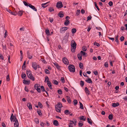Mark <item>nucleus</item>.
<instances>
[{
  "mask_svg": "<svg viewBox=\"0 0 127 127\" xmlns=\"http://www.w3.org/2000/svg\"><path fill=\"white\" fill-rule=\"evenodd\" d=\"M71 50L72 52H75L76 46V44L74 40L71 41Z\"/></svg>",
  "mask_w": 127,
  "mask_h": 127,
  "instance_id": "obj_1",
  "label": "nucleus"
},
{
  "mask_svg": "<svg viewBox=\"0 0 127 127\" xmlns=\"http://www.w3.org/2000/svg\"><path fill=\"white\" fill-rule=\"evenodd\" d=\"M68 68L70 71L74 72L75 71V68L74 66L70 64L68 66Z\"/></svg>",
  "mask_w": 127,
  "mask_h": 127,
  "instance_id": "obj_2",
  "label": "nucleus"
},
{
  "mask_svg": "<svg viewBox=\"0 0 127 127\" xmlns=\"http://www.w3.org/2000/svg\"><path fill=\"white\" fill-rule=\"evenodd\" d=\"M27 75L29 78L33 81L34 80V78L33 76H32L31 73H28L27 70Z\"/></svg>",
  "mask_w": 127,
  "mask_h": 127,
  "instance_id": "obj_3",
  "label": "nucleus"
},
{
  "mask_svg": "<svg viewBox=\"0 0 127 127\" xmlns=\"http://www.w3.org/2000/svg\"><path fill=\"white\" fill-rule=\"evenodd\" d=\"M68 28L66 27H64L61 28L60 32L61 33H64L65 32V31L67 30Z\"/></svg>",
  "mask_w": 127,
  "mask_h": 127,
  "instance_id": "obj_4",
  "label": "nucleus"
},
{
  "mask_svg": "<svg viewBox=\"0 0 127 127\" xmlns=\"http://www.w3.org/2000/svg\"><path fill=\"white\" fill-rule=\"evenodd\" d=\"M63 6V4L62 2L61 1H59L57 3L56 7L58 8H60L62 7Z\"/></svg>",
  "mask_w": 127,
  "mask_h": 127,
  "instance_id": "obj_5",
  "label": "nucleus"
},
{
  "mask_svg": "<svg viewBox=\"0 0 127 127\" xmlns=\"http://www.w3.org/2000/svg\"><path fill=\"white\" fill-rule=\"evenodd\" d=\"M39 87H40V86H39L37 84H35L34 85L35 89L37 90L38 92L40 93L41 92V90L40 88H39Z\"/></svg>",
  "mask_w": 127,
  "mask_h": 127,
  "instance_id": "obj_6",
  "label": "nucleus"
},
{
  "mask_svg": "<svg viewBox=\"0 0 127 127\" xmlns=\"http://www.w3.org/2000/svg\"><path fill=\"white\" fill-rule=\"evenodd\" d=\"M16 119V117L15 116H14L13 114L12 113L10 118L11 121L14 122L15 121V120Z\"/></svg>",
  "mask_w": 127,
  "mask_h": 127,
  "instance_id": "obj_7",
  "label": "nucleus"
},
{
  "mask_svg": "<svg viewBox=\"0 0 127 127\" xmlns=\"http://www.w3.org/2000/svg\"><path fill=\"white\" fill-rule=\"evenodd\" d=\"M32 67L34 70H36L37 68V64L35 62H33L32 63Z\"/></svg>",
  "mask_w": 127,
  "mask_h": 127,
  "instance_id": "obj_8",
  "label": "nucleus"
},
{
  "mask_svg": "<svg viewBox=\"0 0 127 127\" xmlns=\"http://www.w3.org/2000/svg\"><path fill=\"white\" fill-rule=\"evenodd\" d=\"M63 62L65 64H68L69 63L68 61L66 58L64 57L63 59Z\"/></svg>",
  "mask_w": 127,
  "mask_h": 127,
  "instance_id": "obj_9",
  "label": "nucleus"
},
{
  "mask_svg": "<svg viewBox=\"0 0 127 127\" xmlns=\"http://www.w3.org/2000/svg\"><path fill=\"white\" fill-rule=\"evenodd\" d=\"M28 6L30 7L34 11H37V9L36 8H35V7L34 6L30 4H29V5H28Z\"/></svg>",
  "mask_w": 127,
  "mask_h": 127,
  "instance_id": "obj_10",
  "label": "nucleus"
},
{
  "mask_svg": "<svg viewBox=\"0 0 127 127\" xmlns=\"http://www.w3.org/2000/svg\"><path fill=\"white\" fill-rule=\"evenodd\" d=\"M69 33L68 32H67L65 33V35L64 38L63 40H67L69 36Z\"/></svg>",
  "mask_w": 127,
  "mask_h": 127,
  "instance_id": "obj_11",
  "label": "nucleus"
},
{
  "mask_svg": "<svg viewBox=\"0 0 127 127\" xmlns=\"http://www.w3.org/2000/svg\"><path fill=\"white\" fill-rule=\"evenodd\" d=\"M15 123L14 125V127H18L19 124L17 119H16L15 120Z\"/></svg>",
  "mask_w": 127,
  "mask_h": 127,
  "instance_id": "obj_12",
  "label": "nucleus"
},
{
  "mask_svg": "<svg viewBox=\"0 0 127 127\" xmlns=\"http://www.w3.org/2000/svg\"><path fill=\"white\" fill-rule=\"evenodd\" d=\"M58 16L60 18H62L64 17V14L63 12L61 11L58 14Z\"/></svg>",
  "mask_w": 127,
  "mask_h": 127,
  "instance_id": "obj_13",
  "label": "nucleus"
},
{
  "mask_svg": "<svg viewBox=\"0 0 127 127\" xmlns=\"http://www.w3.org/2000/svg\"><path fill=\"white\" fill-rule=\"evenodd\" d=\"M27 55L28 58L29 59H32V55H30V53L29 51H28L27 52Z\"/></svg>",
  "mask_w": 127,
  "mask_h": 127,
  "instance_id": "obj_14",
  "label": "nucleus"
},
{
  "mask_svg": "<svg viewBox=\"0 0 127 127\" xmlns=\"http://www.w3.org/2000/svg\"><path fill=\"white\" fill-rule=\"evenodd\" d=\"M27 106L30 110H32V105L30 102L28 103L27 104Z\"/></svg>",
  "mask_w": 127,
  "mask_h": 127,
  "instance_id": "obj_15",
  "label": "nucleus"
},
{
  "mask_svg": "<svg viewBox=\"0 0 127 127\" xmlns=\"http://www.w3.org/2000/svg\"><path fill=\"white\" fill-rule=\"evenodd\" d=\"M54 65L59 70H60V66L56 62L53 63Z\"/></svg>",
  "mask_w": 127,
  "mask_h": 127,
  "instance_id": "obj_16",
  "label": "nucleus"
},
{
  "mask_svg": "<svg viewBox=\"0 0 127 127\" xmlns=\"http://www.w3.org/2000/svg\"><path fill=\"white\" fill-rule=\"evenodd\" d=\"M56 111L57 112L60 113L61 110V108H60L59 107L57 106L55 107Z\"/></svg>",
  "mask_w": 127,
  "mask_h": 127,
  "instance_id": "obj_17",
  "label": "nucleus"
},
{
  "mask_svg": "<svg viewBox=\"0 0 127 127\" xmlns=\"http://www.w3.org/2000/svg\"><path fill=\"white\" fill-rule=\"evenodd\" d=\"M49 2H50L49 1L48 2L46 3L42 4H41L42 7H43L45 8V7H46L47 6H48V3Z\"/></svg>",
  "mask_w": 127,
  "mask_h": 127,
  "instance_id": "obj_18",
  "label": "nucleus"
},
{
  "mask_svg": "<svg viewBox=\"0 0 127 127\" xmlns=\"http://www.w3.org/2000/svg\"><path fill=\"white\" fill-rule=\"evenodd\" d=\"M85 90L86 94L88 95L90 94V92L87 87L85 88Z\"/></svg>",
  "mask_w": 127,
  "mask_h": 127,
  "instance_id": "obj_19",
  "label": "nucleus"
},
{
  "mask_svg": "<svg viewBox=\"0 0 127 127\" xmlns=\"http://www.w3.org/2000/svg\"><path fill=\"white\" fill-rule=\"evenodd\" d=\"M80 53L81 54V55H82V56H83L86 57L88 55L86 53L82 51H81Z\"/></svg>",
  "mask_w": 127,
  "mask_h": 127,
  "instance_id": "obj_20",
  "label": "nucleus"
},
{
  "mask_svg": "<svg viewBox=\"0 0 127 127\" xmlns=\"http://www.w3.org/2000/svg\"><path fill=\"white\" fill-rule=\"evenodd\" d=\"M23 83L25 84L29 85L30 84V81H27L25 80H23Z\"/></svg>",
  "mask_w": 127,
  "mask_h": 127,
  "instance_id": "obj_21",
  "label": "nucleus"
},
{
  "mask_svg": "<svg viewBox=\"0 0 127 127\" xmlns=\"http://www.w3.org/2000/svg\"><path fill=\"white\" fill-rule=\"evenodd\" d=\"M85 81L87 83H92V82L91 80V79L89 78H88L87 80H86Z\"/></svg>",
  "mask_w": 127,
  "mask_h": 127,
  "instance_id": "obj_22",
  "label": "nucleus"
},
{
  "mask_svg": "<svg viewBox=\"0 0 127 127\" xmlns=\"http://www.w3.org/2000/svg\"><path fill=\"white\" fill-rule=\"evenodd\" d=\"M119 103L118 102H117L116 103H112V106L113 107H115L119 106Z\"/></svg>",
  "mask_w": 127,
  "mask_h": 127,
  "instance_id": "obj_23",
  "label": "nucleus"
},
{
  "mask_svg": "<svg viewBox=\"0 0 127 127\" xmlns=\"http://www.w3.org/2000/svg\"><path fill=\"white\" fill-rule=\"evenodd\" d=\"M53 124L55 126H58L59 125L58 121L56 120H55L53 121Z\"/></svg>",
  "mask_w": 127,
  "mask_h": 127,
  "instance_id": "obj_24",
  "label": "nucleus"
},
{
  "mask_svg": "<svg viewBox=\"0 0 127 127\" xmlns=\"http://www.w3.org/2000/svg\"><path fill=\"white\" fill-rule=\"evenodd\" d=\"M47 84L50 88L51 89H52V85L51 84V82L50 81H47Z\"/></svg>",
  "mask_w": 127,
  "mask_h": 127,
  "instance_id": "obj_25",
  "label": "nucleus"
},
{
  "mask_svg": "<svg viewBox=\"0 0 127 127\" xmlns=\"http://www.w3.org/2000/svg\"><path fill=\"white\" fill-rule=\"evenodd\" d=\"M70 23L69 21L68 20H66L64 23V24L65 26H67Z\"/></svg>",
  "mask_w": 127,
  "mask_h": 127,
  "instance_id": "obj_26",
  "label": "nucleus"
},
{
  "mask_svg": "<svg viewBox=\"0 0 127 127\" xmlns=\"http://www.w3.org/2000/svg\"><path fill=\"white\" fill-rule=\"evenodd\" d=\"M82 55L80 53L78 55V57L80 60H82Z\"/></svg>",
  "mask_w": 127,
  "mask_h": 127,
  "instance_id": "obj_27",
  "label": "nucleus"
},
{
  "mask_svg": "<svg viewBox=\"0 0 127 127\" xmlns=\"http://www.w3.org/2000/svg\"><path fill=\"white\" fill-rule=\"evenodd\" d=\"M70 123L69 125V127H73V121L71 120L69 121Z\"/></svg>",
  "mask_w": 127,
  "mask_h": 127,
  "instance_id": "obj_28",
  "label": "nucleus"
},
{
  "mask_svg": "<svg viewBox=\"0 0 127 127\" xmlns=\"http://www.w3.org/2000/svg\"><path fill=\"white\" fill-rule=\"evenodd\" d=\"M84 116H82L79 117V119L80 120H82L84 121H85L86 120V118L85 117V118H84Z\"/></svg>",
  "mask_w": 127,
  "mask_h": 127,
  "instance_id": "obj_29",
  "label": "nucleus"
},
{
  "mask_svg": "<svg viewBox=\"0 0 127 127\" xmlns=\"http://www.w3.org/2000/svg\"><path fill=\"white\" fill-rule=\"evenodd\" d=\"M56 106L59 107L60 108H61L63 107L62 103L60 102H58Z\"/></svg>",
  "mask_w": 127,
  "mask_h": 127,
  "instance_id": "obj_30",
  "label": "nucleus"
},
{
  "mask_svg": "<svg viewBox=\"0 0 127 127\" xmlns=\"http://www.w3.org/2000/svg\"><path fill=\"white\" fill-rule=\"evenodd\" d=\"M26 77V74L23 72L21 74V77L23 79H25V78Z\"/></svg>",
  "mask_w": 127,
  "mask_h": 127,
  "instance_id": "obj_31",
  "label": "nucleus"
},
{
  "mask_svg": "<svg viewBox=\"0 0 127 127\" xmlns=\"http://www.w3.org/2000/svg\"><path fill=\"white\" fill-rule=\"evenodd\" d=\"M64 113L66 115H68L70 114V112L68 110L66 109L64 111Z\"/></svg>",
  "mask_w": 127,
  "mask_h": 127,
  "instance_id": "obj_32",
  "label": "nucleus"
},
{
  "mask_svg": "<svg viewBox=\"0 0 127 127\" xmlns=\"http://www.w3.org/2000/svg\"><path fill=\"white\" fill-rule=\"evenodd\" d=\"M45 32L47 36H49L50 34L49 30L48 29H47L46 30Z\"/></svg>",
  "mask_w": 127,
  "mask_h": 127,
  "instance_id": "obj_33",
  "label": "nucleus"
},
{
  "mask_svg": "<svg viewBox=\"0 0 127 127\" xmlns=\"http://www.w3.org/2000/svg\"><path fill=\"white\" fill-rule=\"evenodd\" d=\"M87 121L90 124V125H92V121L91 119H89V118H87Z\"/></svg>",
  "mask_w": 127,
  "mask_h": 127,
  "instance_id": "obj_34",
  "label": "nucleus"
},
{
  "mask_svg": "<svg viewBox=\"0 0 127 127\" xmlns=\"http://www.w3.org/2000/svg\"><path fill=\"white\" fill-rule=\"evenodd\" d=\"M66 97H67V101L69 103H71V100H70V97L68 96H67Z\"/></svg>",
  "mask_w": 127,
  "mask_h": 127,
  "instance_id": "obj_35",
  "label": "nucleus"
},
{
  "mask_svg": "<svg viewBox=\"0 0 127 127\" xmlns=\"http://www.w3.org/2000/svg\"><path fill=\"white\" fill-rule=\"evenodd\" d=\"M49 79L47 76H46L45 77V80L44 81V82L45 83L47 82V81H49Z\"/></svg>",
  "mask_w": 127,
  "mask_h": 127,
  "instance_id": "obj_36",
  "label": "nucleus"
},
{
  "mask_svg": "<svg viewBox=\"0 0 127 127\" xmlns=\"http://www.w3.org/2000/svg\"><path fill=\"white\" fill-rule=\"evenodd\" d=\"M9 13H10L11 14L13 15H16V14L15 13V12H12L10 10H8V11H7Z\"/></svg>",
  "mask_w": 127,
  "mask_h": 127,
  "instance_id": "obj_37",
  "label": "nucleus"
},
{
  "mask_svg": "<svg viewBox=\"0 0 127 127\" xmlns=\"http://www.w3.org/2000/svg\"><path fill=\"white\" fill-rule=\"evenodd\" d=\"M76 31V30L75 28H73L72 29L71 32L73 34L75 33Z\"/></svg>",
  "mask_w": 127,
  "mask_h": 127,
  "instance_id": "obj_38",
  "label": "nucleus"
},
{
  "mask_svg": "<svg viewBox=\"0 0 127 127\" xmlns=\"http://www.w3.org/2000/svg\"><path fill=\"white\" fill-rule=\"evenodd\" d=\"M53 83L54 84L56 85H57L58 84V82L57 80H53Z\"/></svg>",
  "mask_w": 127,
  "mask_h": 127,
  "instance_id": "obj_39",
  "label": "nucleus"
},
{
  "mask_svg": "<svg viewBox=\"0 0 127 127\" xmlns=\"http://www.w3.org/2000/svg\"><path fill=\"white\" fill-rule=\"evenodd\" d=\"M108 118L109 119L112 120L113 118V115L112 114H110L109 115Z\"/></svg>",
  "mask_w": 127,
  "mask_h": 127,
  "instance_id": "obj_40",
  "label": "nucleus"
},
{
  "mask_svg": "<svg viewBox=\"0 0 127 127\" xmlns=\"http://www.w3.org/2000/svg\"><path fill=\"white\" fill-rule=\"evenodd\" d=\"M80 84L81 86L83 87L84 85V82L83 81L81 80L80 81Z\"/></svg>",
  "mask_w": 127,
  "mask_h": 127,
  "instance_id": "obj_41",
  "label": "nucleus"
},
{
  "mask_svg": "<svg viewBox=\"0 0 127 127\" xmlns=\"http://www.w3.org/2000/svg\"><path fill=\"white\" fill-rule=\"evenodd\" d=\"M79 102L80 104V108L82 109H83L84 107H83V105L80 102Z\"/></svg>",
  "mask_w": 127,
  "mask_h": 127,
  "instance_id": "obj_42",
  "label": "nucleus"
},
{
  "mask_svg": "<svg viewBox=\"0 0 127 127\" xmlns=\"http://www.w3.org/2000/svg\"><path fill=\"white\" fill-rule=\"evenodd\" d=\"M23 11L22 10L19 11L18 12V15L20 16H21L23 14Z\"/></svg>",
  "mask_w": 127,
  "mask_h": 127,
  "instance_id": "obj_43",
  "label": "nucleus"
},
{
  "mask_svg": "<svg viewBox=\"0 0 127 127\" xmlns=\"http://www.w3.org/2000/svg\"><path fill=\"white\" fill-rule=\"evenodd\" d=\"M83 64L82 63H80L79 64V67L80 69H83Z\"/></svg>",
  "mask_w": 127,
  "mask_h": 127,
  "instance_id": "obj_44",
  "label": "nucleus"
},
{
  "mask_svg": "<svg viewBox=\"0 0 127 127\" xmlns=\"http://www.w3.org/2000/svg\"><path fill=\"white\" fill-rule=\"evenodd\" d=\"M38 106L40 108H41L43 107V105H42V104L40 102H38Z\"/></svg>",
  "mask_w": 127,
  "mask_h": 127,
  "instance_id": "obj_45",
  "label": "nucleus"
},
{
  "mask_svg": "<svg viewBox=\"0 0 127 127\" xmlns=\"http://www.w3.org/2000/svg\"><path fill=\"white\" fill-rule=\"evenodd\" d=\"M45 72L46 74H49L50 73V71L47 69H45Z\"/></svg>",
  "mask_w": 127,
  "mask_h": 127,
  "instance_id": "obj_46",
  "label": "nucleus"
},
{
  "mask_svg": "<svg viewBox=\"0 0 127 127\" xmlns=\"http://www.w3.org/2000/svg\"><path fill=\"white\" fill-rule=\"evenodd\" d=\"M34 121L37 124H38L39 123V120L37 118H35L34 119Z\"/></svg>",
  "mask_w": 127,
  "mask_h": 127,
  "instance_id": "obj_47",
  "label": "nucleus"
},
{
  "mask_svg": "<svg viewBox=\"0 0 127 127\" xmlns=\"http://www.w3.org/2000/svg\"><path fill=\"white\" fill-rule=\"evenodd\" d=\"M37 113L39 115H42V113L41 112V111L40 110L37 111Z\"/></svg>",
  "mask_w": 127,
  "mask_h": 127,
  "instance_id": "obj_48",
  "label": "nucleus"
},
{
  "mask_svg": "<svg viewBox=\"0 0 127 127\" xmlns=\"http://www.w3.org/2000/svg\"><path fill=\"white\" fill-rule=\"evenodd\" d=\"M80 13V10H77L76 12V14L77 15H78Z\"/></svg>",
  "mask_w": 127,
  "mask_h": 127,
  "instance_id": "obj_49",
  "label": "nucleus"
},
{
  "mask_svg": "<svg viewBox=\"0 0 127 127\" xmlns=\"http://www.w3.org/2000/svg\"><path fill=\"white\" fill-rule=\"evenodd\" d=\"M48 10L50 12H52L54 11V9L53 8L50 7L49 8Z\"/></svg>",
  "mask_w": 127,
  "mask_h": 127,
  "instance_id": "obj_50",
  "label": "nucleus"
},
{
  "mask_svg": "<svg viewBox=\"0 0 127 127\" xmlns=\"http://www.w3.org/2000/svg\"><path fill=\"white\" fill-rule=\"evenodd\" d=\"M58 93L60 94L61 95L62 94V92L61 89H59L58 91Z\"/></svg>",
  "mask_w": 127,
  "mask_h": 127,
  "instance_id": "obj_51",
  "label": "nucleus"
},
{
  "mask_svg": "<svg viewBox=\"0 0 127 127\" xmlns=\"http://www.w3.org/2000/svg\"><path fill=\"white\" fill-rule=\"evenodd\" d=\"M41 88L42 91L44 92L45 91V90L44 87L43 86H41Z\"/></svg>",
  "mask_w": 127,
  "mask_h": 127,
  "instance_id": "obj_52",
  "label": "nucleus"
},
{
  "mask_svg": "<svg viewBox=\"0 0 127 127\" xmlns=\"http://www.w3.org/2000/svg\"><path fill=\"white\" fill-rule=\"evenodd\" d=\"M94 4H95V6L96 8H97V9L98 10V11L100 9L97 6V4H96V2H94Z\"/></svg>",
  "mask_w": 127,
  "mask_h": 127,
  "instance_id": "obj_53",
  "label": "nucleus"
},
{
  "mask_svg": "<svg viewBox=\"0 0 127 127\" xmlns=\"http://www.w3.org/2000/svg\"><path fill=\"white\" fill-rule=\"evenodd\" d=\"M124 37L123 36H122L120 37V39L121 41H123L124 40Z\"/></svg>",
  "mask_w": 127,
  "mask_h": 127,
  "instance_id": "obj_54",
  "label": "nucleus"
},
{
  "mask_svg": "<svg viewBox=\"0 0 127 127\" xmlns=\"http://www.w3.org/2000/svg\"><path fill=\"white\" fill-rule=\"evenodd\" d=\"M82 49L83 51H86L87 50V48L86 47L83 46L82 47Z\"/></svg>",
  "mask_w": 127,
  "mask_h": 127,
  "instance_id": "obj_55",
  "label": "nucleus"
},
{
  "mask_svg": "<svg viewBox=\"0 0 127 127\" xmlns=\"http://www.w3.org/2000/svg\"><path fill=\"white\" fill-rule=\"evenodd\" d=\"M81 122V121H80L78 123V126L80 127H81L83 125V123H80V122Z\"/></svg>",
  "mask_w": 127,
  "mask_h": 127,
  "instance_id": "obj_56",
  "label": "nucleus"
},
{
  "mask_svg": "<svg viewBox=\"0 0 127 127\" xmlns=\"http://www.w3.org/2000/svg\"><path fill=\"white\" fill-rule=\"evenodd\" d=\"M23 2L25 6H28V5L29 4V3H27L25 1H23Z\"/></svg>",
  "mask_w": 127,
  "mask_h": 127,
  "instance_id": "obj_57",
  "label": "nucleus"
},
{
  "mask_svg": "<svg viewBox=\"0 0 127 127\" xmlns=\"http://www.w3.org/2000/svg\"><path fill=\"white\" fill-rule=\"evenodd\" d=\"M61 81H62V82L63 83H64L65 82V80L64 79V78L63 77H62L61 78Z\"/></svg>",
  "mask_w": 127,
  "mask_h": 127,
  "instance_id": "obj_58",
  "label": "nucleus"
},
{
  "mask_svg": "<svg viewBox=\"0 0 127 127\" xmlns=\"http://www.w3.org/2000/svg\"><path fill=\"white\" fill-rule=\"evenodd\" d=\"M108 4L110 6H112L113 5V3L112 1H110L109 2Z\"/></svg>",
  "mask_w": 127,
  "mask_h": 127,
  "instance_id": "obj_59",
  "label": "nucleus"
},
{
  "mask_svg": "<svg viewBox=\"0 0 127 127\" xmlns=\"http://www.w3.org/2000/svg\"><path fill=\"white\" fill-rule=\"evenodd\" d=\"M95 44L97 46L99 47L100 46V45L98 43H97L96 42H95L94 43V45H95Z\"/></svg>",
  "mask_w": 127,
  "mask_h": 127,
  "instance_id": "obj_60",
  "label": "nucleus"
},
{
  "mask_svg": "<svg viewBox=\"0 0 127 127\" xmlns=\"http://www.w3.org/2000/svg\"><path fill=\"white\" fill-rule=\"evenodd\" d=\"M77 100L76 99H75L74 100L73 103L75 105L77 104Z\"/></svg>",
  "mask_w": 127,
  "mask_h": 127,
  "instance_id": "obj_61",
  "label": "nucleus"
},
{
  "mask_svg": "<svg viewBox=\"0 0 127 127\" xmlns=\"http://www.w3.org/2000/svg\"><path fill=\"white\" fill-rule=\"evenodd\" d=\"M45 124L43 122H41L40 123V125L42 127H44L45 125Z\"/></svg>",
  "mask_w": 127,
  "mask_h": 127,
  "instance_id": "obj_62",
  "label": "nucleus"
},
{
  "mask_svg": "<svg viewBox=\"0 0 127 127\" xmlns=\"http://www.w3.org/2000/svg\"><path fill=\"white\" fill-rule=\"evenodd\" d=\"M2 46L3 49H4L5 50H6L7 49V48H6V45H5V46L3 45V44L2 45Z\"/></svg>",
  "mask_w": 127,
  "mask_h": 127,
  "instance_id": "obj_63",
  "label": "nucleus"
},
{
  "mask_svg": "<svg viewBox=\"0 0 127 127\" xmlns=\"http://www.w3.org/2000/svg\"><path fill=\"white\" fill-rule=\"evenodd\" d=\"M104 66L106 67H108V64L107 62H105L104 64Z\"/></svg>",
  "mask_w": 127,
  "mask_h": 127,
  "instance_id": "obj_64",
  "label": "nucleus"
}]
</instances>
